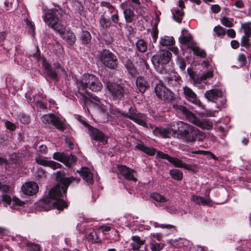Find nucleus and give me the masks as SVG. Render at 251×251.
Returning <instances> with one entry per match:
<instances>
[{
    "mask_svg": "<svg viewBox=\"0 0 251 251\" xmlns=\"http://www.w3.org/2000/svg\"><path fill=\"white\" fill-rule=\"evenodd\" d=\"M99 228L101 230V231L104 234H105V233H106L107 232H109L111 229V227H110V226L109 225H107L100 226Z\"/></svg>",
    "mask_w": 251,
    "mask_h": 251,
    "instance_id": "64",
    "label": "nucleus"
},
{
    "mask_svg": "<svg viewBox=\"0 0 251 251\" xmlns=\"http://www.w3.org/2000/svg\"><path fill=\"white\" fill-rule=\"evenodd\" d=\"M86 239L88 242L91 243H100L101 242L100 238L94 229L90 230L88 233H86Z\"/></svg>",
    "mask_w": 251,
    "mask_h": 251,
    "instance_id": "30",
    "label": "nucleus"
},
{
    "mask_svg": "<svg viewBox=\"0 0 251 251\" xmlns=\"http://www.w3.org/2000/svg\"><path fill=\"white\" fill-rule=\"evenodd\" d=\"M65 121L64 119L56 117L52 114H46L42 117V122L45 126L48 127L52 125L61 131H63L65 128Z\"/></svg>",
    "mask_w": 251,
    "mask_h": 251,
    "instance_id": "7",
    "label": "nucleus"
},
{
    "mask_svg": "<svg viewBox=\"0 0 251 251\" xmlns=\"http://www.w3.org/2000/svg\"><path fill=\"white\" fill-rule=\"evenodd\" d=\"M221 22L223 25L226 27H231L233 26V20L226 17H224L221 20Z\"/></svg>",
    "mask_w": 251,
    "mask_h": 251,
    "instance_id": "47",
    "label": "nucleus"
},
{
    "mask_svg": "<svg viewBox=\"0 0 251 251\" xmlns=\"http://www.w3.org/2000/svg\"><path fill=\"white\" fill-rule=\"evenodd\" d=\"M183 241L184 240L181 238L176 239L175 240H171L170 243L176 248H179L183 245Z\"/></svg>",
    "mask_w": 251,
    "mask_h": 251,
    "instance_id": "57",
    "label": "nucleus"
},
{
    "mask_svg": "<svg viewBox=\"0 0 251 251\" xmlns=\"http://www.w3.org/2000/svg\"><path fill=\"white\" fill-rule=\"evenodd\" d=\"M125 117L144 127L153 128L152 125L147 123V117L145 114L140 113H133L130 110L129 114H126Z\"/></svg>",
    "mask_w": 251,
    "mask_h": 251,
    "instance_id": "13",
    "label": "nucleus"
},
{
    "mask_svg": "<svg viewBox=\"0 0 251 251\" xmlns=\"http://www.w3.org/2000/svg\"><path fill=\"white\" fill-rule=\"evenodd\" d=\"M56 31L59 34L61 37L70 45H73L75 43L76 40L75 35L70 30L67 29L63 25Z\"/></svg>",
    "mask_w": 251,
    "mask_h": 251,
    "instance_id": "17",
    "label": "nucleus"
},
{
    "mask_svg": "<svg viewBox=\"0 0 251 251\" xmlns=\"http://www.w3.org/2000/svg\"><path fill=\"white\" fill-rule=\"evenodd\" d=\"M1 201L3 203L4 206H7L8 205L10 207L12 200H11V198L7 194H4L2 196Z\"/></svg>",
    "mask_w": 251,
    "mask_h": 251,
    "instance_id": "54",
    "label": "nucleus"
},
{
    "mask_svg": "<svg viewBox=\"0 0 251 251\" xmlns=\"http://www.w3.org/2000/svg\"><path fill=\"white\" fill-rule=\"evenodd\" d=\"M82 178L91 184L94 182L93 174H92L90 169L87 167H82L79 171H77Z\"/></svg>",
    "mask_w": 251,
    "mask_h": 251,
    "instance_id": "27",
    "label": "nucleus"
},
{
    "mask_svg": "<svg viewBox=\"0 0 251 251\" xmlns=\"http://www.w3.org/2000/svg\"><path fill=\"white\" fill-rule=\"evenodd\" d=\"M106 86L111 96L117 99L122 100L124 98L125 91L121 84L107 81Z\"/></svg>",
    "mask_w": 251,
    "mask_h": 251,
    "instance_id": "11",
    "label": "nucleus"
},
{
    "mask_svg": "<svg viewBox=\"0 0 251 251\" xmlns=\"http://www.w3.org/2000/svg\"><path fill=\"white\" fill-rule=\"evenodd\" d=\"M36 178L39 180H43L46 177V173L45 170L42 168H38L35 173Z\"/></svg>",
    "mask_w": 251,
    "mask_h": 251,
    "instance_id": "46",
    "label": "nucleus"
},
{
    "mask_svg": "<svg viewBox=\"0 0 251 251\" xmlns=\"http://www.w3.org/2000/svg\"><path fill=\"white\" fill-rule=\"evenodd\" d=\"M118 170L119 173L123 176L125 178L135 182L137 180L135 177L136 172L134 170L126 166L121 165L118 167Z\"/></svg>",
    "mask_w": 251,
    "mask_h": 251,
    "instance_id": "19",
    "label": "nucleus"
},
{
    "mask_svg": "<svg viewBox=\"0 0 251 251\" xmlns=\"http://www.w3.org/2000/svg\"><path fill=\"white\" fill-rule=\"evenodd\" d=\"M187 71L190 78L193 80V83L197 85L200 81L199 75H196L191 68H187Z\"/></svg>",
    "mask_w": 251,
    "mask_h": 251,
    "instance_id": "49",
    "label": "nucleus"
},
{
    "mask_svg": "<svg viewBox=\"0 0 251 251\" xmlns=\"http://www.w3.org/2000/svg\"><path fill=\"white\" fill-rule=\"evenodd\" d=\"M164 80L170 87H177L181 81L180 77L176 75L165 77Z\"/></svg>",
    "mask_w": 251,
    "mask_h": 251,
    "instance_id": "29",
    "label": "nucleus"
},
{
    "mask_svg": "<svg viewBox=\"0 0 251 251\" xmlns=\"http://www.w3.org/2000/svg\"><path fill=\"white\" fill-rule=\"evenodd\" d=\"M175 39L173 37L164 36L161 37L160 44L164 47L170 46L174 45Z\"/></svg>",
    "mask_w": 251,
    "mask_h": 251,
    "instance_id": "34",
    "label": "nucleus"
},
{
    "mask_svg": "<svg viewBox=\"0 0 251 251\" xmlns=\"http://www.w3.org/2000/svg\"><path fill=\"white\" fill-rule=\"evenodd\" d=\"M209 194V190H207V196L205 198L193 195L191 196L190 200L191 201L197 204L210 205H211V200L208 196Z\"/></svg>",
    "mask_w": 251,
    "mask_h": 251,
    "instance_id": "26",
    "label": "nucleus"
},
{
    "mask_svg": "<svg viewBox=\"0 0 251 251\" xmlns=\"http://www.w3.org/2000/svg\"><path fill=\"white\" fill-rule=\"evenodd\" d=\"M24 243L30 251H41L40 246L38 244L33 243L27 240L24 241Z\"/></svg>",
    "mask_w": 251,
    "mask_h": 251,
    "instance_id": "42",
    "label": "nucleus"
},
{
    "mask_svg": "<svg viewBox=\"0 0 251 251\" xmlns=\"http://www.w3.org/2000/svg\"><path fill=\"white\" fill-rule=\"evenodd\" d=\"M4 124L7 129L10 130L14 131L16 128V126L15 124L9 121H5Z\"/></svg>",
    "mask_w": 251,
    "mask_h": 251,
    "instance_id": "61",
    "label": "nucleus"
},
{
    "mask_svg": "<svg viewBox=\"0 0 251 251\" xmlns=\"http://www.w3.org/2000/svg\"><path fill=\"white\" fill-rule=\"evenodd\" d=\"M26 204L25 201H21L19 199L13 197L10 208L13 209L21 210L23 209Z\"/></svg>",
    "mask_w": 251,
    "mask_h": 251,
    "instance_id": "32",
    "label": "nucleus"
},
{
    "mask_svg": "<svg viewBox=\"0 0 251 251\" xmlns=\"http://www.w3.org/2000/svg\"><path fill=\"white\" fill-rule=\"evenodd\" d=\"M153 133L155 136H160L163 137H166L167 134V132L165 129L160 127H155L153 130Z\"/></svg>",
    "mask_w": 251,
    "mask_h": 251,
    "instance_id": "45",
    "label": "nucleus"
},
{
    "mask_svg": "<svg viewBox=\"0 0 251 251\" xmlns=\"http://www.w3.org/2000/svg\"><path fill=\"white\" fill-rule=\"evenodd\" d=\"M179 41L180 43L187 45V47L191 49L195 55L201 57H205L206 55L205 51L197 46L191 34L182 35L179 37Z\"/></svg>",
    "mask_w": 251,
    "mask_h": 251,
    "instance_id": "8",
    "label": "nucleus"
},
{
    "mask_svg": "<svg viewBox=\"0 0 251 251\" xmlns=\"http://www.w3.org/2000/svg\"><path fill=\"white\" fill-rule=\"evenodd\" d=\"M155 92L157 97L164 100H170L173 97L171 91L161 83L156 84Z\"/></svg>",
    "mask_w": 251,
    "mask_h": 251,
    "instance_id": "15",
    "label": "nucleus"
},
{
    "mask_svg": "<svg viewBox=\"0 0 251 251\" xmlns=\"http://www.w3.org/2000/svg\"><path fill=\"white\" fill-rule=\"evenodd\" d=\"M111 19L113 23L117 25V28L118 29L122 28V24L119 21V16L117 10H116L115 12L111 15Z\"/></svg>",
    "mask_w": 251,
    "mask_h": 251,
    "instance_id": "44",
    "label": "nucleus"
},
{
    "mask_svg": "<svg viewBox=\"0 0 251 251\" xmlns=\"http://www.w3.org/2000/svg\"><path fill=\"white\" fill-rule=\"evenodd\" d=\"M150 197L153 200L158 202L164 203L168 201V199L165 197L156 192L151 193Z\"/></svg>",
    "mask_w": 251,
    "mask_h": 251,
    "instance_id": "39",
    "label": "nucleus"
},
{
    "mask_svg": "<svg viewBox=\"0 0 251 251\" xmlns=\"http://www.w3.org/2000/svg\"><path fill=\"white\" fill-rule=\"evenodd\" d=\"M213 76V69H210L205 72L201 76H199L200 81L198 82L197 84H201L203 81L209 79Z\"/></svg>",
    "mask_w": 251,
    "mask_h": 251,
    "instance_id": "40",
    "label": "nucleus"
},
{
    "mask_svg": "<svg viewBox=\"0 0 251 251\" xmlns=\"http://www.w3.org/2000/svg\"><path fill=\"white\" fill-rule=\"evenodd\" d=\"M36 163L40 165L50 167V168L55 170L60 168L61 164L51 160H47L45 158L41 156H37L35 158Z\"/></svg>",
    "mask_w": 251,
    "mask_h": 251,
    "instance_id": "25",
    "label": "nucleus"
},
{
    "mask_svg": "<svg viewBox=\"0 0 251 251\" xmlns=\"http://www.w3.org/2000/svg\"><path fill=\"white\" fill-rule=\"evenodd\" d=\"M205 98L209 101L217 103L218 110L214 111L205 110V112H199V114L206 115L208 116H214L215 114L220 110L221 107L226 103V99L223 96V92L217 88L207 90L204 94Z\"/></svg>",
    "mask_w": 251,
    "mask_h": 251,
    "instance_id": "3",
    "label": "nucleus"
},
{
    "mask_svg": "<svg viewBox=\"0 0 251 251\" xmlns=\"http://www.w3.org/2000/svg\"><path fill=\"white\" fill-rule=\"evenodd\" d=\"M131 239L132 242L131 243V246L133 250H138L141 245L144 244V241L142 240L138 236H132Z\"/></svg>",
    "mask_w": 251,
    "mask_h": 251,
    "instance_id": "33",
    "label": "nucleus"
},
{
    "mask_svg": "<svg viewBox=\"0 0 251 251\" xmlns=\"http://www.w3.org/2000/svg\"><path fill=\"white\" fill-rule=\"evenodd\" d=\"M76 85L79 91L83 90L86 93L87 92V88L94 92H99L102 87L98 77L88 74H84L80 80H77Z\"/></svg>",
    "mask_w": 251,
    "mask_h": 251,
    "instance_id": "5",
    "label": "nucleus"
},
{
    "mask_svg": "<svg viewBox=\"0 0 251 251\" xmlns=\"http://www.w3.org/2000/svg\"><path fill=\"white\" fill-rule=\"evenodd\" d=\"M192 153L193 154H210L211 158H214V159L215 158V155L213 153L210 152V151H208L198 150V151H192Z\"/></svg>",
    "mask_w": 251,
    "mask_h": 251,
    "instance_id": "63",
    "label": "nucleus"
},
{
    "mask_svg": "<svg viewBox=\"0 0 251 251\" xmlns=\"http://www.w3.org/2000/svg\"><path fill=\"white\" fill-rule=\"evenodd\" d=\"M18 118L20 122L24 124H27L30 122L29 116L23 113L19 115Z\"/></svg>",
    "mask_w": 251,
    "mask_h": 251,
    "instance_id": "51",
    "label": "nucleus"
},
{
    "mask_svg": "<svg viewBox=\"0 0 251 251\" xmlns=\"http://www.w3.org/2000/svg\"><path fill=\"white\" fill-rule=\"evenodd\" d=\"M164 244L161 243H152L151 244V251H160L163 249Z\"/></svg>",
    "mask_w": 251,
    "mask_h": 251,
    "instance_id": "55",
    "label": "nucleus"
},
{
    "mask_svg": "<svg viewBox=\"0 0 251 251\" xmlns=\"http://www.w3.org/2000/svg\"><path fill=\"white\" fill-rule=\"evenodd\" d=\"M151 76L152 75L151 74L146 76L137 77L136 81V86L141 93H144L149 87L148 80Z\"/></svg>",
    "mask_w": 251,
    "mask_h": 251,
    "instance_id": "23",
    "label": "nucleus"
},
{
    "mask_svg": "<svg viewBox=\"0 0 251 251\" xmlns=\"http://www.w3.org/2000/svg\"><path fill=\"white\" fill-rule=\"evenodd\" d=\"M81 40L84 44L90 43L91 40V36L89 32L87 31H82L81 35Z\"/></svg>",
    "mask_w": 251,
    "mask_h": 251,
    "instance_id": "43",
    "label": "nucleus"
},
{
    "mask_svg": "<svg viewBox=\"0 0 251 251\" xmlns=\"http://www.w3.org/2000/svg\"><path fill=\"white\" fill-rule=\"evenodd\" d=\"M173 107L177 112H181L185 116L186 119L190 122L197 125L199 119L195 116V115L188 109L183 106L178 104H173Z\"/></svg>",
    "mask_w": 251,
    "mask_h": 251,
    "instance_id": "16",
    "label": "nucleus"
},
{
    "mask_svg": "<svg viewBox=\"0 0 251 251\" xmlns=\"http://www.w3.org/2000/svg\"><path fill=\"white\" fill-rule=\"evenodd\" d=\"M136 148L150 156L154 155L156 152L155 149L148 147L141 143L137 144Z\"/></svg>",
    "mask_w": 251,
    "mask_h": 251,
    "instance_id": "31",
    "label": "nucleus"
},
{
    "mask_svg": "<svg viewBox=\"0 0 251 251\" xmlns=\"http://www.w3.org/2000/svg\"><path fill=\"white\" fill-rule=\"evenodd\" d=\"M213 31L218 36H224L226 34V29L220 25L215 26Z\"/></svg>",
    "mask_w": 251,
    "mask_h": 251,
    "instance_id": "50",
    "label": "nucleus"
},
{
    "mask_svg": "<svg viewBox=\"0 0 251 251\" xmlns=\"http://www.w3.org/2000/svg\"><path fill=\"white\" fill-rule=\"evenodd\" d=\"M109 110L110 113L117 117H119L122 115L121 112L117 108L111 105H110Z\"/></svg>",
    "mask_w": 251,
    "mask_h": 251,
    "instance_id": "60",
    "label": "nucleus"
},
{
    "mask_svg": "<svg viewBox=\"0 0 251 251\" xmlns=\"http://www.w3.org/2000/svg\"><path fill=\"white\" fill-rule=\"evenodd\" d=\"M169 174L172 178L177 180H181L183 177V173L181 171L173 169L170 171Z\"/></svg>",
    "mask_w": 251,
    "mask_h": 251,
    "instance_id": "36",
    "label": "nucleus"
},
{
    "mask_svg": "<svg viewBox=\"0 0 251 251\" xmlns=\"http://www.w3.org/2000/svg\"><path fill=\"white\" fill-rule=\"evenodd\" d=\"M183 93L187 100L194 104L197 107L203 109V105L192 89L187 86H185L183 88Z\"/></svg>",
    "mask_w": 251,
    "mask_h": 251,
    "instance_id": "14",
    "label": "nucleus"
},
{
    "mask_svg": "<svg viewBox=\"0 0 251 251\" xmlns=\"http://www.w3.org/2000/svg\"><path fill=\"white\" fill-rule=\"evenodd\" d=\"M242 28L245 32V35L250 36L251 33V24L250 23H244L242 24Z\"/></svg>",
    "mask_w": 251,
    "mask_h": 251,
    "instance_id": "58",
    "label": "nucleus"
},
{
    "mask_svg": "<svg viewBox=\"0 0 251 251\" xmlns=\"http://www.w3.org/2000/svg\"><path fill=\"white\" fill-rule=\"evenodd\" d=\"M197 126L203 129H210L213 127V123L209 119H199Z\"/></svg>",
    "mask_w": 251,
    "mask_h": 251,
    "instance_id": "35",
    "label": "nucleus"
},
{
    "mask_svg": "<svg viewBox=\"0 0 251 251\" xmlns=\"http://www.w3.org/2000/svg\"><path fill=\"white\" fill-rule=\"evenodd\" d=\"M169 162L176 167L183 168L187 170H191V167L189 165L177 157L171 156Z\"/></svg>",
    "mask_w": 251,
    "mask_h": 251,
    "instance_id": "28",
    "label": "nucleus"
},
{
    "mask_svg": "<svg viewBox=\"0 0 251 251\" xmlns=\"http://www.w3.org/2000/svg\"><path fill=\"white\" fill-rule=\"evenodd\" d=\"M127 2H124L120 4V7L123 11V14L126 22L127 23H131L135 20L136 15L134 11L126 6Z\"/></svg>",
    "mask_w": 251,
    "mask_h": 251,
    "instance_id": "21",
    "label": "nucleus"
},
{
    "mask_svg": "<svg viewBox=\"0 0 251 251\" xmlns=\"http://www.w3.org/2000/svg\"><path fill=\"white\" fill-rule=\"evenodd\" d=\"M100 27L103 29H107L111 26V22L109 19L102 15L100 19Z\"/></svg>",
    "mask_w": 251,
    "mask_h": 251,
    "instance_id": "38",
    "label": "nucleus"
},
{
    "mask_svg": "<svg viewBox=\"0 0 251 251\" xmlns=\"http://www.w3.org/2000/svg\"><path fill=\"white\" fill-rule=\"evenodd\" d=\"M62 14L61 8L56 5L53 8L47 10H44L43 18L49 27L56 31L63 25L60 21Z\"/></svg>",
    "mask_w": 251,
    "mask_h": 251,
    "instance_id": "4",
    "label": "nucleus"
},
{
    "mask_svg": "<svg viewBox=\"0 0 251 251\" xmlns=\"http://www.w3.org/2000/svg\"><path fill=\"white\" fill-rule=\"evenodd\" d=\"M57 183L50 189L48 196L36 203V208L39 211H48L52 207L61 210L68 206L65 201V194L67 189L73 181L78 182L79 178L74 177H67L61 171L56 172Z\"/></svg>",
    "mask_w": 251,
    "mask_h": 251,
    "instance_id": "1",
    "label": "nucleus"
},
{
    "mask_svg": "<svg viewBox=\"0 0 251 251\" xmlns=\"http://www.w3.org/2000/svg\"><path fill=\"white\" fill-rule=\"evenodd\" d=\"M136 46L137 50L140 52H145L147 50V44L143 40H138L136 43Z\"/></svg>",
    "mask_w": 251,
    "mask_h": 251,
    "instance_id": "41",
    "label": "nucleus"
},
{
    "mask_svg": "<svg viewBox=\"0 0 251 251\" xmlns=\"http://www.w3.org/2000/svg\"><path fill=\"white\" fill-rule=\"evenodd\" d=\"M176 64L182 71L185 69L186 67V63L183 58L178 56Z\"/></svg>",
    "mask_w": 251,
    "mask_h": 251,
    "instance_id": "59",
    "label": "nucleus"
},
{
    "mask_svg": "<svg viewBox=\"0 0 251 251\" xmlns=\"http://www.w3.org/2000/svg\"><path fill=\"white\" fill-rule=\"evenodd\" d=\"M241 46L244 47L246 49H248L251 46V43H250V36L244 35L241 40Z\"/></svg>",
    "mask_w": 251,
    "mask_h": 251,
    "instance_id": "53",
    "label": "nucleus"
},
{
    "mask_svg": "<svg viewBox=\"0 0 251 251\" xmlns=\"http://www.w3.org/2000/svg\"><path fill=\"white\" fill-rule=\"evenodd\" d=\"M125 66L127 69L128 72L133 76H135L137 74V70L134 67L132 62L128 59L125 62Z\"/></svg>",
    "mask_w": 251,
    "mask_h": 251,
    "instance_id": "37",
    "label": "nucleus"
},
{
    "mask_svg": "<svg viewBox=\"0 0 251 251\" xmlns=\"http://www.w3.org/2000/svg\"><path fill=\"white\" fill-rule=\"evenodd\" d=\"M151 224L154 227H161L162 228H167L169 229H171L172 230H175L176 228L175 227L169 224H161L159 225L156 222H151Z\"/></svg>",
    "mask_w": 251,
    "mask_h": 251,
    "instance_id": "48",
    "label": "nucleus"
},
{
    "mask_svg": "<svg viewBox=\"0 0 251 251\" xmlns=\"http://www.w3.org/2000/svg\"><path fill=\"white\" fill-rule=\"evenodd\" d=\"M185 8L184 3L183 0H179L178 7L174 8L172 10L173 19L178 23L182 21L184 15L183 9Z\"/></svg>",
    "mask_w": 251,
    "mask_h": 251,
    "instance_id": "20",
    "label": "nucleus"
},
{
    "mask_svg": "<svg viewBox=\"0 0 251 251\" xmlns=\"http://www.w3.org/2000/svg\"><path fill=\"white\" fill-rule=\"evenodd\" d=\"M37 184L33 181H29L24 184L22 190L24 194L28 196L35 194L38 191Z\"/></svg>",
    "mask_w": 251,
    "mask_h": 251,
    "instance_id": "22",
    "label": "nucleus"
},
{
    "mask_svg": "<svg viewBox=\"0 0 251 251\" xmlns=\"http://www.w3.org/2000/svg\"><path fill=\"white\" fill-rule=\"evenodd\" d=\"M53 158L63 163L66 166L71 167L76 161L75 156L72 154H67L64 153L55 152L53 154Z\"/></svg>",
    "mask_w": 251,
    "mask_h": 251,
    "instance_id": "12",
    "label": "nucleus"
},
{
    "mask_svg": "<svg viewBox=\"0 0 251 251\" xmlns=\"http://www.w3.org/2000/svg\"><path fill=\"white\" fill-rule=\"evenodd\" d=\"M44 67L46 71V73L48 76L56 81L58 80L57 73L61 75H65L66 72L60 65L58 64L56 66V71L53 70L50 68V65L47 63H44Z\"/></svg>",
    "mask_w": 251,
    "mask_h": 251,
    "instance_id": "18",
    "label": "nucleus"
},
{
    "mask_svg": "<svg viewBox=\"0 0 251 251\" xmlns=\"http://www.w3.org/2000/svg\"><path fill=\"white\" fill-rule=\"evenodd\" d=\"M101 62L106 67L110 69H115L117 66V58L114 53L109 50H103L99 55Z\"/></svg>",
    "mask_w": 251,
    "mask_h": 251,
    "instance_id": "9",
    "label": "nucleus"
},
{
    "mask_svg": "<svg viewBox=\"0 0 251 251\" xmlns=\"http://www.w3.org/2000/svg\"><path fill=\"white\" fill-rule=\"evenodd\" d=\"M179 134L181 138L187 141L193 142L194 141H201L205 138V134L197 129L193 126L188 125L182 122H177Z\"/></svg>",
    "mask_w": 251,
    "mask_h": 251,
    "instance_id": "2",
    "label": "nucleus"
},
{
    "mask_svg": "<svg viewBox=\"0 0 251 251\" xmlns=\"http://www.w3.org/2000/svg\"><path fill=\"white\" fill-rule=\"evenodd\" d=\"M172 57V53L168 50H163L159 55H153L151 62L155 70L160 74L166 72L164 65L169 63Z\"/></svg>",
    "mask_w": 251,
    "mask_h": 251,
    "instance_id": "6",
    "label": "nucleus"
},
{
    "mask_svg": "<svg viewBox=\"0 0 251 251\" xmlns=\"http://www.w3.org/2000/svg\"><path fill=\"white\" fill-rule=\"evenodd\" d=\"M4 5L7 10L15 8L17 6V3L15 0H5Z\"/></svg>",
    "mask_w": 251,
    "mask_h": 251,
    "instance_id": "52",
    "label": "nucleus"
},
{
    "mask_svg": "<svg viewBox=\"0 0 251 251\" xmlns=\"http://www.w3.org/2000/svg\"><path fill=\"white\" fill-rule=\"evenodd\" d=\"M35 94V92L33 94V92H32V94H30L29 92L25 94V97L28 101L31 102L32 101H34L38 102L40 100V99H39L38 97L35 96L34 95Z\"/></svg>",
    "mask_w": 251,
    "mask_h": 251,
    "instance_id": "56",
    "label": "nucleus"
},
{
    "mask_svg": "<svg viewBox=\"0 0 251 251\" xmlns=\"http://www.w3.org/2000/svg\"><path fill=\"white\" fill-rule=\"evenodd\" d=\"M80 100L83 101L85 106H86L89 102H91L99 106L102 112H104L105 111L104 106L103 104H100L99 98L96 96L91 95L90 96V98L89 99L86 96L82 95Z\"/></svg>",
    "mask_w": 251,
    "mask_h": 251,
    "instance_id": "24",
    "label": "nucleus"
},
{
    "mask_svg": "<svg viewBox=\"0 0 251 251\" xmlns=\"http://www.w3.org/2000/svg\"><path fill=\"white\" fill-rule=\"evenodd\" d=\"M156 155L157 157H160L162 159H166L168 161H169L170 158L171 157V156L168 155L167 154H166L161 151H157Z\"/></svg>",
    "mask_w": 251,
    "mask_h": 251,
    "instance_id": "62",
    "label": "nucleus"
},
{
    "mask_svg": "<svg viewBox=\"0 0 251 251\" xmlns=\"http://www.w3.org/2000/svg\"><path fill=\"white\" fill-rule=\"evenodd\" d=\"M79 121L86 127L88 128L90 131V135L92 138L93 144H95L94 141L101 142L103 144L107 143V138L101 131L97 128L92 127L89 124L82 119H79Z\"/></svg>",
    "mask_w": 251,
    "mask_h": 251,
    "instance_id": "10",
    "label": "nucleus"
}]
</instances>
